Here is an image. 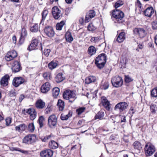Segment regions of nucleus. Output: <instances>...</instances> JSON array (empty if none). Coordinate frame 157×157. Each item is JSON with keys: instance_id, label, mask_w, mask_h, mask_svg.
<instances>
[{"instance_id": "obj_42", "label": "nucleus", "mask_w": 157, "mask_h": 157, "mask_svg": "<svg viewBox=\"0 0 157 157\" xmlns=\"http://www.w3.org/2000/svg\"><path fill=\"white\" fill-rule=\"evenodd\" d=\"M35 126L33 123H30L28 126V129L31 132H33L35 130Z\"/></svg>"}, {"instance_id": "obj_55", "label": "nucleus", "mask_w": 157, "mask_h": 157, "mask_svg": "<svg viewBox=\"0 0 157 157\" xmlns=\"http://www.w3.org/2000/svg\"><path fill=\"white\" fill-rule=\"evenodd\" d=\"M9 52L11 55V56L14 59L17 56V53L14 50H12Z\"/></svg>"}, {"instance_id": "obj_44", "label": "nucleus", "mask_w": 157, "mask_h": 157, "mask_svg": "<svg viewBox=\"0 0 157 157\" xmlns=\"http://www.w3.org/2000/svg\"><path fill=\"white\" fill-rule=\"evenodd\" d=\"M30 112H31V111ZM31 112H32L33 114L30 116V118L32 120H34L36 118V112L35 111V109L32 110V112L31 111Z\"/></svg>"}, {"instance_id": "obj_60", "label": "nucleus", "mask_w": 157, "mask_h": 157, "mask_svg": "<svg viewBox=\"0 0 157 157\" xmlns=\"http://www.w3.org/2000/svg\"><path fill=\"white\" fill-rule=\"evenodd\" d=\"M11 119L10 117H8L6 119V125L7 126L9 125L11 123Z\"/></svg>"}, {"instance_id": "obj_38", "label": "nucleus", "mask_w": 157, "mask_h": 157, "mask_svg": "<svg viewBox=\"0 0 157 157\" xmlns=\"http://www.w3.org/2000/svg\"><path fill=\"white\" fill-rule=\"evenodd\" d=\"M38 25L37 24H35L32 26L30 29V30L32 32H36L38 30Z\"/></svg>"}, {"instance_id": "obj_50", "label": "nucleus", "mask_w": 157, "mask_h": 157, "mask_svg": "<svg viewBox=\"0 0 157 157\" xmlns=\"http://www.w3.org/2000/svg\"><path fill=\"white\" fill-rule=\"evenodd\" d=\"M33 109H35L33 108H31L26 110H24V113L25 114H26V113H27L28 114H30V115L33 114V113L30 112L31 111H31H32V110Z\"/></svg>"}, {"instance_id": "obj_34", "label": "nucleus", "mask_w": 157, "mask_h": 157, "mask_svg": "<svg viewBox=\"0 0 157 157\" xmlns=\"http://www.w3.org/2000/svg\"><path fill=\"white\" fill-rule=\"evenodd\" d=\"M104 112L102 111H100L95 115V119H101L104 116Z\"/></svg>"}, {"instance_id": "obj_41", "label": "nucleus", "mask_w": 157, "mask_h": 157, "mask_svg": "<svg viewBox=\"0 0 157 157\" xmlns=\"http://www.w3.org/2000/svg\"><path fill=\"white\" fill-rule=\"evenodd\" d=\"M124 4V2L121 1L119 0L115 4L114 7L117 9L120 7Z\"/></svg>"}, {"instance_id": "obj_35", "label": "nucleus", "mask_w": 157, "mask_h": 157, "mask_svg": "<svg viewBox=\"0 0 157 157\" xmlns=\"http://www.w3.org/2000/svg\"><path fill=\"white\" fill-rule=\"evenodd\" d=\"M48 13V11L46 10H44V11L42 13V19H41V21L40 24H41L42 21H44L45 20L46 17Z\"/></svg>"}, {"instance_id": "obj_3", "label": "nucleus", "mask_w": 157, "mask_h": 157, "mask_svg": "<svg viewBox=\"0 0 157 157\" xmlns=\"http://www.w3.org/2000/svg\"><path fill=\"white\" fill-rule=\"evenodd\" d=\"M111 82L113 86L116 87L121 86L123 83L122 78L119 76H116L113 77L111 79Z\"/></svg>"}, {"instance_id": "obj_45", "label": "nucleus", "mask_w": 157, "mask_h": 157, "mask_svg": "<svg viewBox=\"0 0 157 157\" xmlns=\"http://www.w3.org/2000/svg\"><path fill=\"white\" fill-rule=\"evenodd\" d=\"M95 12L93 10H90L89 11V17L90 18H93L95 16Z\"/></svg>"}, {"instance_id": "obj_46", "label": "nucleus", "mask_w": 157, "mask_h": 157, "mask_svg": "<svg viewBox=\"0 0 157 157\" xmlns=\"http://www.w3.org/2000/svg\"><path fill=\"white\" fill-rule=\"evenodd\" d=\"M133 79L129 75H125V81L127 83H129L132 81Z\"/></svg>"}, {"instance_id": "obj_12", "label": "nucleus", "mask_w": 157, "mask_h": 157, "mask_svg": "<svg viewBox=\"0 0 157 157\" xmlns=\"http://www.w3.org/2000/svg\"><path fill=\"white\" fill-rule=\"evenodd\" d=\"M11 69L13 72L14 73L18 72L21 69L20 63L17 61H14L12 64Z\"/></svg>"}, {"instance_id": "obj_33", "label": "nucleus", "mask_w": 157, "mask_h": 157, "mask_svg": "<svg viewBox=\"0 0 157 157\" xmlns=\"http://www.w3.org/2000/svg\"><path fill=\"white\" fill-rule=\"evenodd\" d=\"M79 23L81 25L84 24L85 23H86L88 22V15L86 14V15L85 19L84 21L83 18L81 17L79 19Z\"/></svg>"}, {"instance_id": "obj_13", "label": "nucleus", "mask_w": 157, "mask_h": 157, "mask_svg": "<svg viewBox=\"0 0 157 157\" xmlns=\"http://www.w3.org/2000/svg\"><path fill=\"white\" fill-rule=\"evenodd\" d=\"M53 151L50 149H47L41 151L40 153L42 157H51L53 155Z\"/></svg>"}, {"instance_id": "obj_11", "label": "nucleus", "mask_w": 157, "mask_h": 157, "mask_svg": "<svg viewBox=\"0 0 157 157\" xmlns=\"http://www.w3.org/2000/svg\"><path fill=\"white\" fill-rule=\"evenodd\" d=\"M25 82V79L21 77L15 78L13 81V85L15 87H17Z\"/></svg>"}, {"instance_id": "obj_63", "label": "nucleus", "mask_w": 157, "mask_h": 157, "mask_svg": "<svg viewBox=\"0 0 157 157\" xmlns=\"http://www.w3.org/2000/svg\"><path fill=\"white\" fill-rule=\"evenodd\" d=\"M126 117L125 116H122L121 117V122H125L126 121Z\"/></svg>"}, {"instance_id": "obj_10", "label": "nucleus", "mask_w": 157, "mask_h": 157, "mask_svg": "<svg viewBox=\"0 0 157 157\" xmlns=\"http://www.w3.org/2000/svg\"><path fill=\"white\" fill-rule=\"evenodd\" d=\"M44 32L46 35L50 37H53L55 34L54 29L51 26L46 27L44 29Z\"/></svg>"}, {"instance_id": "obj_40", "label": "nucleus", "mask_w": 157, "mask_h": 157, "mask_svg": "<svg viewBox=\"0 0 157 157\" xmlns=\"http://www.w3.org/2000/svg\"><path fill=\"white\" fill-rule=\"evenodd\" d=\"M151 95L153 97H157V87L154 88L151 90Z\"/></svg>"}, {"instance_id": "obj_56", "label": "nucleus", "mask_w": 157, "mask_h": 157, "mask_svg": "<svg viewBox=\"0 0 157 157\" xmlns=\"http://www.w3.org/2000/svg\"><path fill=\"white\" fill-rule=\"evenodd\" d=\"M51 136L50 135L41 138V140L43 141L46 142L48 140L50 139L51 138Z\"/></svg>"}, {"instance_id": "obj_57", "label": "nucleus", "mask_w": 157, "mask_h": 157, "mask_svg": "<svg viewBox=\"0 0 157 157\" xmlns=\"http://www.w3.org/2000/svg\"><path fill=\"white\" fill-rule=\"evenodd\" d=\"M135 111L134 110L133 108L132 107H131L128 112V114L130 115V116L132 117L133 114L135 113Z\"/></svg>"}, {"instance_id": "obj_39", "label": "nucleus", "mask_w": 157, "mask_h": 157, "mask_svg": "<svg viewBox=\"0 0 157 157\" xmlns=\"http://www.w3.org/2000/svg\"><path fill=\"white\" fill-rule=\"evenodd\" d=\"M5 59L6 61H9L12 60L14 58L11 56V55L8 52L5 56Z\"/></svg>"}, {"instance_id": "obj_27", "label": "nucleus", "mask_w": 157, "mask_h": 157, "mask_svg": "<svg viewBox=\"0 0 157 157\" xmlns=\"http://www.w3.org/2000/svg\"><path fill=\"white\" fill-rule=\"evenodd\" d=\"M26 127L25 124H22L16 126L15 129L16 130L20 132L24 131L25 130Z\"/></svg>"}, {"instance_id": "obj_8", "label": "nucleus", "mask_w": 157, "mask_h": 157, "mask_svg": "<svg viewBox=\"0 0 157 157\" xmlns=\"http://www.w3.org/2000/svg\"><path fill=\"white\" fill-rule=\"evenodd\" d=\"M36 139L34 134H29L25 136L23 140V142L26 144H31L35 141Z\"/></svg>"}, {"instance_id": "obj_18", "label": "nucleus", "mask_w": 157, "mask_h": 157, "mask_svg": "<svg viewBox=\"0 0 157 157\" xmlns=\"http://www.w3.org/2000/svg\"><path fill=\"white\" fill-rule=\"evenodd\" d=\"M27 34V32L25 28L21 29V36L19 40V43L20 44H22L25 40V37Z\"/></svg>"}, {"instance_id": "obj_36", "label": "nucleus", "mask_w": 157, "mask_h": 157, "mask_svg": "<svg viewBox=\"0 0 157 157\" xmlns=\"http://www.w3.org/2000/svg\"><path fill=\"white\" fill-rule=\"evenodd\" d=\"M65 24V22L63 21H61L60 23H58L56 25V29L57 30H61Z\"/></svg>"}, {"instance_id": "obj_59", "label": "nucleus", "mask_w": 157, "mask_h": 157, "mask_svg": "<svg viewBox=\"0 0 157 157\" xmlns=\"http://www.w3.org/2000/svg\"><path fill=\"white\" fill-rule=\"evenodd\" d=\"M50 52L51 50L50 49H45L44 51V54L46 56H48L49 55Z\"/></svg>"}, {"instance_id": "obj_4", "label": "nucleus", "mask_w": 157, "mask_h": 157, "mask_svg": "<svg viewBox=\"0 0 157 157\" xmlns=\"http://www.w3.org/2000/svg\"><path fill=\"white\" fill-rule=\"evenodd\" d=\"M145 151L147 156H151L155 152V148L152 144L148 143L145 146Z\"/></svg>"}, {"instance_id": "obj_29", "label": "nucleus", "mask_w": 157, "mask_h": 157, "mask_svg": "<svg viewBox=\"0 0 157 157\" xmlns=\"http://www.w3.org/2000/svg\"><path fill=\"white\" fill-rule=\"evenodd\" d=\"M59 93V89L58 87H55L52 90V95L54 98L58 96Z\"/></svg>"}, {"instance_id": "obj_51", "label": "nucleus", "mask_w": 157, "mask_h": 157, "mask_svg": "<svg viewBox=\"0 0 157 157\" xmlns=\"http://www.w3.org/2000/svg\"><path fill=\"white\" fill-rule=\"evenodd\" d=\"M99 37H92L90 40V41L93 43H96L99 40Z\"/></svg>"}, {"instance_id": "obj_23", "label": "nucleus", "mask_w": 157, "mask_h": 157, "mask_svg": "<svg viewBox=\"0 0 157 157\" xmlns=\"http://www.w3.org/2000/svg\"><path fill=\"white\" fill-rule=\"evenodd\" d=\"M45 103L41 100H38L36 103V107L39 109H42L45 106Z\"/></svg>"}, {"instance_id": "obj_26", "label": "nucleus", "mask_w": 157, "mask_h": 157, "mask_svg": "<svg viewBox=\"0 0 157 157\" xmlns=\"http://www.w3.org/2000/svg\"><path fill=\"white\" fill-rule=\"evenodd\" d=\"M66 39L67 41L71 42L73 40V39L71 33L67 31L65 34Z\"/></svg>"}, {"instance_id": "obj_64", "label": "nucleus", "mask_w": 157, "mask_h": 157, "mask_svg": "<svg viewBox=\"0 0 157 157\" xmlns=\"http://www.w3.org/2000/svg\"><path fill=\"white\" fill-rule=\"evenodd\" d=\"M25 96L24 95L21 94L19 98V101L21 102L22 100L24 98Z\"/></svg>"}, {"instance_id": "obj_17", "label": "nucleus", "mask_w": 157, "mask_h": 157, "mask_svg": "<svg viewBox=\"0 0 157 157\" xmlns=\"http://www.w3.org/2000/svg\"><path fill=\"white\" fill-rule=\"evenodd\" d=\"M10 77L8 75H6L2 78L0 81L1 85L4 86H7L8 84Z\"/></svg>"}, {"instance_id": "obj_28", "label": "nucleus", "mask_w": 157, "mask_h": 157, "mask_svg": "<svg viewBox=\"0 0 157 157\" xmlns=\"http://www.w3.org/2000/svg\"><path fill=\"white\" fill-rule=\"evenodd\" d=\"M72 112H69L66 115L62 114L60 116V118L62 120H67L69 117H71Z\"/></svg>"}, {"instance_id": "obj_30", "label": "nucleus", "mask_w": 157, "mask_h": 157, "mask_svg": "<svg viewBox=\"0 0 157 157\" xmlns=\"http://www.w3.org/2000/svg\"><path fill=\"white\" fill-rule=\"evenodd\" d=\"M133 146L135 149L138 150H140L142 148L141 144L138 141H136L134 142L133 144Z\"/></svg>"}, {"instance_id": "obj_49", "label": "nucleus", "mask_w": 157, "mask_h": 157, "mask_svg": "<svg viewBox=\"0 0 157 157\" xmlns=\"http://www.w3.org/2000/svg\"><path fill=\"white\" fill-rule=\"evenodd\" d=\"M109 85V82H105L101 86V87L102 89L105 90L108 88Z\"/></svg>"}, {"instance_id": "obj_7", "label": "nucleus", "mask_w": 157, "mask_h": 157, "mask_svg": "<svg viewBox=\"0 0 157 157\" xmlns=\"http://www.w3.org/2000/svg\"><path fill=\"white\" fill-rule=\"evenodd\" d=\"M128 106L127 103L125 102H122L117 104L114 107V110L119 111L120 113L122 112L126 109Z\"/></svg>"}, {"instance_id": "obj_52", "label": "nucleus", "mask_w": 157, "mask_h": 157, "mask_svg": "<svg viewBox=\"0 0 157 157\" xmlns=\"http://www.w3.org/2000/svg\"><path fill=\"white\" fill-rule=\"evenodd\" d=\"M10 96V97L15 96L17 94L16 92H15V90L13 89L10 90L9 93Z\"/></svg>"}, {"instance_id": "obj_62", "label": "nucleus", "mask_w": 157, "mask_h": 157, "mask_svg": "<svg viewBox=\"0 0 157 157\" xmlns=\"http://www.w3.org/2000/svg\"><path fill=\"white\" fill-rule=\"evenodd\" d=\"M152 27L153 29H157V22L153 21L152 23Z\"/></svg>"}, {"instance_id": "obj_6", "label": "nucleus", "mask_w": 157, "mask_h": 157, "mask_svg": "<svg viewBox=\"0 0 157 157\" xmlns=\"http://www.w3.org/2000/svg\"><path fill=\"white\" fill-rule=\"evenodd\" d=\"M76 94L74 90H66L63 93V96L64 99L69 100L71 98H74L75 97Z\"/></svg>"}, {"instance_id": "obj_16", "label": "nucleus", "mask_w": 157, "mask_h": 157, "mask_svg": "<svg viewBox=\"0 0 157 157\" xmlns=\"http://www.w3.org/2000/svg\"><path fill=\"white\" fill-rule=\"evenodd\" d=\"M154 12L153 8L152 7H149L144 11V13L145 16L151 17Z\"/></svg>"}, {"instance_id": "obj_25", "label": "nucleus", "mask_w": 157, "mask_h": 157, "mask_svg": "<svg viewBox=\"0 0 157 157\" xmlns=\"http://www.w3.org/2000/svg\"><path fill=\"white\" fill-rule=\"evenodd\" d=\"M62 75L63 74L62 73H59L55 77V81L56 82L59 83L64 79V78L63 76Z\"/></svg>"}, {"instance_id": "obj_54", "label": "nucleus", "mask_w": 157, "mask_h": 157, "mask_svg": "<svg viewBox=\"0 0 157 157\" xmlns=\"http://www.w3.org/2000/svg\"><path fill=\"white\" fill-rule=\"evenodd\" d=\"M96 78L95 76H90L89 77V84L90 83L94 82L95 81Z\"/></svg>"}, {"instance_id": "obj_47", "label": "nucleus", "mask_w": 157, "mask_h": 157, "mask_svg": "<svg viewBox=\"0 0 157 157\" xmlns=\"http://www.w3.org/2000/svg\"><path fill=\"white\" fill-rule=\"evenodd\" d=\"M14 150L15 151H20L24 154L27 155L29 153V151L21 149L19 148H14Z\"/></svg>"}, {"instance_id": "obj_48", "label": "nucleus", "mask_w": 157, "mask_h": 157, "mask_svg": "<svg viewBox=\"0 0 157 157\" xmlns=\"http://www.w3.org/2000/svg\"><path fill=\"white\" fill-rule=\"evenodd\" d=\"M50 74L48 72H45L43 75L44 78L47 80L50 79Z\"/></svg>"}, {"instance_id": "obj_9", "label": "nucleus", "mask_w": 157, "mask_h": 157, "mask_svg": "<svg viewBox=\"0 0 157 157\" xmlns=\"http://www.w3.org/2000/svg\"><path fill=\"white\" fill-rule=\"evenodd\" d=\"M52 13L54 17L56 19L61 16V10L57 6H55L52 9Z\"/></svg>"}, {"instance_id": "obj_22", "label": "nucleus", "mask_w": 157, "mask_h": 157, "mask_svg": "<svg viewBox=\"0 0 157 157\" xmlns=\"http://www.w3.org/2000/svg\"><path fill=\"white\" fill-rule=\"evenodd\" d=\"M49 147L50 148L55 149L57 148L58 147V144L54 140H51L49 143Z\"/></svg>"}, {"instance_id": "obj_58", "label": "nucleus", "mask_w": 157, "mask_h": 157, "mask_svg": "<svg viewBox=\"0 0 157 157\" xmlns=\"http://www.w3.org/2000/svg\"><path fill=\"white\" fill-rule=\"evenodd\" d=\"M142 5L140 2L139 0H137V2L136 3V9H140Z\"/></svg>"}, {"instance_id": "obj_14", "label": "nucleus", "mask_w": 157, "mask_h": 157, "mask_svg": "<svg viewBox=\"0 0 157 157\" xmlns=\"http://www.w3.org/2000/svg\"><path fill=\"white\" fill-rule=\"evenodd\" d=\"M133 32L134 33L138 35L141 38L144 37L146 34L145 30L142 28H135Z\"/></svg>"}, {"instance_id": "obj_20", "label": "nucleus", "mask_w": 157, "mask_h": 157, "mask_svg": "<svg viewBox=\"0 0 157 157\" xmlns=\"http://www.w3.org/2000/svg\"><path fill=\"white\" fill-rule=\"evenodd\" d=\"M101 99V103L102 105L107 110H109L110 109L109 102L105 97H102Z\"/></svg>"}, {"instance_id": "obj_43", "label": "nucleus", "mask_w": 157, "mask_h": 157, "mask_svg": "<svg viewBox=\"0 0 157 157\" xmlns=\"http://www.w3.org/2000/svg\"><path fill=\"white\" fill-rule=\"evenodd\" d=\"M85 109V107L79 108L76 109V112L78 115H80L84 111Z\"/></svg>"}, {"instance_id": "obj_32", "label": "nucleus", "mask_w": 157, "mask_h": 157, "mask_svg": "<svg viewBox=\"0 0 157 157\" xmlns=\"http://www.w3.org/2000/svg\"><path fill=\"white\" fill-rule=\"evenodd\" d=\"M96 52V50L95 47L93 46L89 47V55L90 56L94 54Z\"/></svg>"}, {"instance_id": "obj_24", "label": "nucleus", "mask_w": 157, "mask_h": 157, "mask_svg": "<svg viewBox=\"0 0 157 157\" xmlns=\"http://www.w3.org/2000/svg\"><path fill=\"white\" fill-rule=\"evenodd\" d=\"M57 105L58 106L59 111H63L64 107V102L62 100L59 99L58 101Z\"/></svg>"}, {"instance_id": "obj_31", "label": "nucleus", "mask_w": 157, "mask_h": 157, "mask_svg": "<svg viewBox=\"0 0 157 157\" xmlns=\"http://www.w3.org/2000/svg\"><path fill=\"white\" fill-rule=\"evenodd\" d=\"M48 67L51 70L55 68L57 66V63L56 62L52 61L48 64Z\"/></svg>"}, {"instance_id": "obj_21", "label": "nucleus", "mask_w": 157, "mask_h": 157, "mask_svg": "<svg viewBox=\"0 0 157 157\" xmlns=\"http://www.w3.org/2000/svg\"><path fill=\"white\" fill-rule=\"evenodd\" d=\"M125 34L124 32L120 33L117 37V41L120 43L123 42L125 39Z\"/></svg>"}, {"instance_id": "obj_37", "label": "nucleus", "mask_w": 157, "mask_h": 157, "mask_svg": "<svg viewBox=\"0 0 157 157\" xmlns=\"http://www.w3.org/2000/svg\"><path fill=\"white\" fill-rule=\"evenodd\" d=\"M44 121V118L43 116H40L38 120V123L40 125V128H41L43 126V122Z\"/></svg>"}, {"instance_id": "obj_1", "label": "nucleus", "mask_w": 157, "mask_h": 157, "mask_svg": "<svg viewBox=\"0 0 157 157\" xmlns=\"http://www.w3.org/2000/svg\"><path fill=\"white\" fill-rule=\"evenodd\" d=\"M106 57L105 55L102 53L99 55L96 58L95 63L97 67L101 69L104 67L106 62Z\"/></svg>"}, {"instance_id": "obj_5", "label": "nucleus", "mask_w": 157, "mask_h": 157, "mask_svg": "<svg viewBox=\"0 0 157 157\" xmlns=\"http://www.w3.org/2000/svg\"><path fill=\"white\" fill-rule=\"evenodd\" d=\"M57 123V118L55 114L50 116L48 119V123L49 126L51 128L56 126Z\"/></svg>"}, {"instance_id": "obj_2", "label": "nucleus", "mask_w": 157, "mask_h": 157, "mask_svg": "<svg viewBox=\"0 0 157 157\" xmlns=\"http://www.w3.org/2000/svg\"><path fill=\"white\" fill-rule=\"evenodd\" d=\"M113 17L115 19V22L118 23H122L123 21V18L124 13L120 10H115L113 12Z\"/></svg>"}, {"instance_id": "obj_15", "label": "nucleus", "mask_w": 157, "mask_h": 157, "mask_svg": "<svg viewBox=\"0 0 157 157\" xmlns=\"http://www.w3.org/2000/svg\"><path fill=\"white\" fill-rule=\"evenodd\" d=\"M38 41L37 39L36 38L33 39L30 46L28 48V50L31 51L32 50L38 49Z\"/></svg>"}, {"instance_id": "obj_19", "label": "nucleus", "mask_w": 157, "mask_h": 157, "mask_svg": "<svg viewBox=\"0 0 157 157\" xmlns=\"http://www.w3.org/2000/svg\"><path fill=\"white\" fill-rule=\"evenodd\" d=\"M50 85L49 83L46 82L42 85L41 88V90L43 93H46L50 90Z\"/></svg>"}, {"instance_id": "obj_53", "label": "nucleus", "mask_w": 157, "mask_h": 157, "mask_svg": "<svg viewBox=\"0 0 157 157\" xmlns=\"http://www.w3.org/2000/svg\"><path fill=\"white\" fill-rule=\"evenodd\" d=\"M96 29V28L93 25L92 23L89 24V31H94Z\"/></svg>"}, {"instance_id": "obj_61", "label": "nucleus", "mask_w": 157, "mask_h": 157, "mask_svg": "<svg viewBox=\"0 0 157 157\" xmlns=\"http://www.w3.org/2000/svg\"><path fill=\"white\" fill-rule=\"evenodd\" d=\"M91 92L90 95H92V98H95L96 96V94L97 93V91L95 90L94 92H92L91 90L90 91Z\"/></svg>"}]
</instances>
